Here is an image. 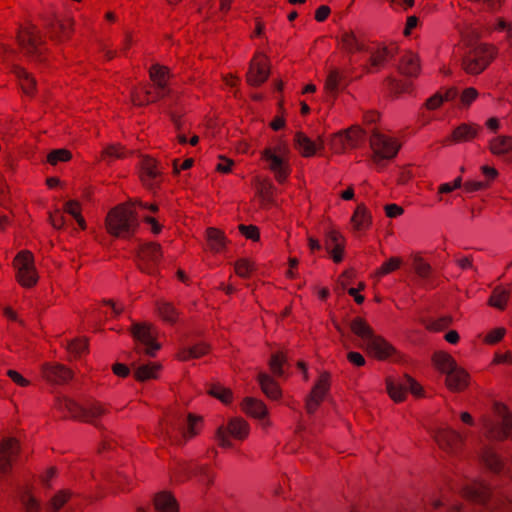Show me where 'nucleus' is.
<instances>
[{"label": "nucleus", "mask_w": 512, "mask_h": 512, "mask_svg": "<svg viewBox=\"0 0 512 512\" xmlns=\"http://www.w3.org/2000/svg\"><path fill=\"white\" fill-rule=\"evenodd\" d=\"M139 218L135 203L126 201L108 209L104 217L106 233L115 239L130 240L137 233Z\"/></svg>", "instance_id": "f257e3e1"}, {"label": "nucleus", "mask_w": 512, "mask_h": 512, "mask_svg": "<svg viewBox=\"0 0 512 512\" xmlns=\"http://www.w3.org/2000/svg\"><path fill=\"white\" fill-rule=\"evenodd\" d=\"M14 279L25 290L34 289L40 281V273L36 266L35 256L28 249L20 250L12 260Z\"/></svg>", "instance_id": "f03ea898"}, {"label": "nucleus", "mask_w": 512, "mask_h": 512, "mask_svg": "<svg viewBox=\"0 0 512 512\" xmlns=\"http://www.w3.org/2000/svg\"><path fill=\"white\" fill-rule=\"evenodd\" d=\"M497 55L498 49L496 46L488 43H480L471 47L463 56L461 68L470 76L480 75L496 59Z\"/></svg>", "instance_id": "7ed1b4c3"}, {"label": "nucleus", "mask_w": 512, "mask_h": 512, "mask_svg": "<svg viewBox=\"0 0 512 512\" xmlns=\"http://www.w3.org/2000/svg\"><path fill=\"white\" fill-rule=\"evenodd\" d=\"M250 435V425L247 420L240 416H234L220 425L215 432V439L220 448H233L232 439L245 441Z\"/></svg>", "instance_id": "20e7f679"}, {"label": "nucleus", "mask_w": 512, "mask_h": 512, "mask_svg": "<svg viewBox=\"0 0 512 512\" xmlns=\"http://www.w3.org/2000/svg\"><path fill=\"white\" fill-rule=\"evenodd\" d=\"M261 159L266 162L267 168L279 184L286 182L290 172L286 145L279 144L265 148L261 152Z\"/></svg>", "instance_id": "39448f33"}, {"label": "nucleus", "mask_w": 512, "mask_h": 512, "mask_svg": "<svg viewBox=\"0 0 512 512\" xmlns=\"http://www.w3.org/2000/svg\"><path fill=\"white\" fill-rule=\"evenodd\" d=\"M129 333L135 342L145 347L144 354L149 357H155L162 348L157 339L154 325L148 321L133 322L129 327Z\"/></svg>", "instance_id": "423d86ee"}, {"label": "nucleus", "mask_w": 512, "mask_h": 512, "mask_svg": "<svg viewBox=\"0 0 512 512\" xmlns=\"http://www.w3.org/2000/svg\"><path fill=\"white\" fill-rule=\"evenodd\" d=\"M370 146L373 162L380 165L384 160L395 158L401 144L396 138L374 131L370 138Z\"/></svg>", "instance_id": "0eeeda50"}, {"label": "nucleus", "mask_w": 512, "mask_h": 512, "mask_svg": "<svg viewBox=\"0 0 512 512\" xmlns=\"http://www.w3.org/2000/svg\"><path fill=\"white\" fill-rule=\"evenodd\" d=\"M21 450V442L14 436L3 437L0 440V479L12 475Z\"/></svg>", "instance_id": "6e6552de"}, {"label": "nucleus", "mask_w": 512, "mask_h": 512, "mask_svg": "<svg viewBox=\"0 0 512 512\" xmlns=\"http://www.w3.org/2000/svg\"><path fill=\"white\" fill-rule=\"evenodd\" d=\"M433 439L437 446L450 456L460 454L466 441L461 432L450 427L437 428L434 431Z\"/></svg>", "instance_id": "1a4fd4ad"}, {"label": "nucleus", "mask_w": 512, "mask_h": 512, "mask_svg": "<svg viewBox=\"0 0 512 512\" xmlns=\"http://www.w3.org/2000/svg\"><path fill=\"white\" fill-rule=\"evenodd\" d=\"M364 135L361 127L351 126L331 136L330 148L335 154H342L347 149L356 148L364 140Z\"/></svg>", "instance_id": "9d476101"}, {"label": "nucleus", "mask_w": 512, "mask_h": 512, "mask_svg": "<svg viewBox=\"0 0 512 512\" xmlns=\"http://www.w3.org/2000/svg\"><path fill=\"white\" fill-rule=\"evenodd\" d=\"M42 378L51 385L64 386L74 380L73 369L57 361H48L41 366Z\"/></svg>", "instance_id": "9b49d317"}, {"label": "nucleus", "mask_w": 512, "mask_h": 512, "mask_svg": "<svg viewBox=\"0 0 512 512\" xmlns=\"http://www.w3.org/2000/svg\"><path fill=\"white\" fill-rule=\"evenodd\" d=\"M271 72L270 59L264 52H256L249 64L246 81L253 87H259L267 81Z\"/></svg>", "instance_id": "f8f14e48"}, {"label": "nucleus", "mask_w": 512, "mask_h": 512, "mask_svg": "<svg viewBox=\"0 0 512 512\" xmlns=\"http://www.w3.org/2000/svg\"><path fill=\"white\" fill-rule=\"evenodd\" d=\"M365 350L372 358L378 361H387L400 356L398 349L378 334L366 343Z\"/></svg>", "instance_id": "ddd939ff"}, {"label": "nucleus", "mask_w": 512, "mask_h": 512, "mask_svg": "<svg viewBox=\"0 0 512 512\" xmlns=\"http://www.w3.org/2000/svg\"><path fill=\"white\" fill-rule=\"evenodd\" d=\"M482 423L488 440L502 442L512 438V414L503 418L499 425L486 417L482 419Z\"/></svg>", "instance_id": "4468645a"}, {"label": "nucleus", "mask_w": 512, "mask_h": 512, "mask_svg": "<svg viewBox=\"0 0 512 512\" xmlns=\"http://www.w3.org/2000/svg\"><path fill=\"white\" fill-rule=\"evenodd\" d=\"M240 409L250 418L265 421V427L271 426L268 407L261 399L251 396L244 397L240 403Z\"/></svg>", "instance_id": "2eb2a0df"}, {"label": "nucleus", "mask_w": 512, "mask_h": 512, "mask_svg": "<svg viewBox=\"0 0 512 512\" xmlns=\"http://www.w3.org/2000/svg\"><path fill=\"white\" fill-rule=\"evenodd\" d=\"M329 389L330 375L327 372H323L319 376L306 400V410L309 414H313L318 409Z\"/></svg>", "instance_id": "dca6fc26"}, {"label": "nucleus", "mask_w": 512, "mask_h": 512, "mask_svg": "<svg viewBox=\"0 0 512 512\" xmlns=\"http://www.w3.org/2000/svg\"><path fill=\"white\" fill-rule=\"evenodd\" d=\"M148 77L159 92L164 95L170 94V81L173 78V73L169 66L160 63L152 64L148 69Z\"/></svg>", "instance_id": "f3484780"}, {"label": "nucleus", "mask_w": 512, "mask_h": 512, "mask_svg": "<svg viewBox=\"0 0 512 512\" xmlns=\"http://www.w3.org/2000/svg\"><path fill=\"white\" fill-rule=\"evenodd\" d=\"M479 463L488 471L500 474L505 469V463L494 447L484 445L478 452Z\"/></svg>", "instance_id": "a211bd4d"}, {"label": "nucleus", "mask_w": 512, "mask_h": 512, "mask_svg": "<svg viewBox=\"0 0 512 512\" xmlns=\"http://www.w3.org/2000/svg\"><path fill=\"white\" fill-rule=\"evenodd\" d=\"M155 314L158 319L169 326L179 323L181 313L176 305L168 299H159L154 304Z\"/></svg>", "instance_id": "6ab92c4d"}, {"label": "nucleus", "mask_w": 512, "mask_h": 512, "mask_svg": "<svg viewBox=\"0 0 512 512\" xmlns=\"http://www.w3.org/2000/svg\"><path fill=\"white\" fill-rule=\"evenodd\" d=\"M205 240L208 250L212 254H222L228 250L229 240L223 230L217 227H208L205 230Z\"/></svg>", "instance_id": "aec40b11"}, {"label": "nucleus", "mask_w": 512, "mask_h": 512, "mask_svg": "<svg viewBox=\"0 0 512 512\" xmlns=\"http://www.w3.org/2000/svg\"><path fill=\"white\" fill-rule=\"evenodd\" d=\"M139 169V178L146 186H151L153 181L161 175L158 160L150 155L140 157Z\"/></svg>", "instance_id": "412c9836"}, {"label": "nucleus", "mask_w": 512, "mask_h": 512, "mask_svg": "<svg viewBox=\"0 0 512 512\" xmlns=\"http://www.w3.org/2000/svg\"><path fill=\"white\" fill-rule=\"evenodd\" d=\"M470 385V375L461 366L445 375V386L453 393H461Z\"/></svg>", "instance_id": "4be33fe9"}, {"label": "nucleus", "mask_w": 512, "mask_h": 512, "mask_svg": "<svg viewBox=\"0 0 512 512\" xmlns=\"http://www.w3.org/2000/svg\"><path fill=\"white\" fill-rule=\"evenodd\" d=\"M11 72L18 79L22 93L28 97H33L37 92V81L34 76L19 64H13Z\"/></svg>", "instance_id": "5701e85b"}, {"label": "nucleus", "mask_w": 512, "mask_h": 512, "mask_svg": "<svg viewBox=\"0 0 512 512\" xmlns=\"http://www.w3.org/2000/svg\"><path fill=\"white\" fill-rule=\"evenodd\" d=\"M211 351V345L207 342H198L192 346L181 347L178 349L175 357L180 362L198 359L208 355Z\"/></svg>", "instance_id": "b1692460"}, {"label": "nucleus", "mask_w": 512, "mask_h": 512, "mask_svg": "<svg viewBox=\"0 0 512 512\" xmlns=\"http://www.w3.org/2000/svg\"><path fill=\"white\" fill-rule=\"evenodd\" d=\"M318 142L319 143L316 144L303 132H297L295 134L296 148L304 158L313 157L319 150L323 149V139L321 137L318 138Z\"/></svg>", "instance_id": "393cba45"}, {"label": "nucleus", "mask_w": 512, "mask_h": 512, "mask_svg": "<svg viewBox=\"0 0 512 512\" xmlns=\"http://www.w3.org/2000/svg\"><path fill=\"white\" fill-rule=\"evenodd\" d=\"M431 362L434 369L442 375L449 374L459 367L454 357L443 350L435 351L432 354Z\"/></svg>", "instance_id": "a878e982"}, {"label": "nucleus", "mask_w": 512, "mask_h": 512, "mask_svg": "<svg viewBox=\"0 0 512 512\" xmlns=\"http://www.w3.org/2000/svg\"><path fill=\"white\" fill-rule=\"evenodd\" d=\"M70 488H61L55 491L46 502L47 512H60L73 498Z\"/></svg>", "instance_id": "bb28decb"}, {"label": "nucleus", "mask_w": 512, "mask_h": 512, "mask_svg": "<svg viewBox=\"0 0 512 512\" xmlns=\"http://www.w3.org/2000/svg\"><path fill=\"white\" fill-rule=\"evenodd\" d=\"M257 380L262 393L269 399L277 401L282 397V391L279 384L267 373L259 372Z\"/></svg>", "instance_id": "cd10ccee"}, {"label": "nucleus", "mask_w": 512, "mask_h": 512, "mask_svg": "<svg viewBox=\"0 0 512 512\" xmlns=\"http://www.w3.org/2000/svg\"><path fill=\"white\" fill-rule=\"evenodd\" d=\"M350 331L359 339L369 342L375 335L374 329L370 326L367 320L361 316L353 318L349 323Z\"/></svg>", "instance_id": "c85d7f7f"}, {"label": "nucleus", "mask_w": 512, "mask_h": 512, "mask_svg": "<svg viewBox=\"0 0 512 512\" xmlns=\"http://www.w3.org/2000/svg\"><path fill=\"white\" fill-rule=\"evenodd\" d=\"M399 72L408 77H417L421 71L420 57L416 53L408 52L399 63Z\"/></svg>", "instance_id": "c756f323"}, {"label": "nucleus", "mask_w": 512, "mask_h": 512, "mask_svg": "<svg viewBox=\"0 0 512 512\" xmlns=\"http://www.w3.org/2000/svg\"><path fill=\"white\" fill-rule=\"evenodd\" d=\"M153 503L157 512H179L176 498L168 491L155 494Z\"/></svg>", "instance_id": "7c9ffc66"}, {"label": "nucleus", "mask_w": 512, "mask_h": 512, "mask_svg": "<svg viewBox=\"0 0 512 512\" xmlns=\"http://www.w3.org/2000/svg\"><path fill=\"white\" fill-rule=\"evenodd\" d=\"M17 42L28 53H33L39 44V37L33 28L22 27L18 31Z\"/></svg>", "instance_id": "2f4dec72"}, {"label": "nucleus", "mask_w": 512, "mask_h": 512, "mask_svg": "<svg viewBox=\"0 0 512 512\" xmlns=\"http://www.w3.org/2000/svg\"><path fill=\"white\" fill-rule=\"evenodd\" d=\"M351 223L355 231L367 230L371 226L372 216L363 203L356 206L351 217Z\"/></svg>", "instance_id": "473e14b6"}, {"label": "nucleus", "mask_w": 512, "mask_h": 512, "mask_svg": "<svg viewBox=\"0 0 512 512\" xmlns=\"http://www.w3.org/2000/svg\"><path fill=\"white\" fill-rule=\"evenodd\" d=\"M19 500L24 512H41L42 504L36 496L32 487H24L20 493Z\"/></svg>", "instance_id": "72a5a7b5"}, {"label": "nucleus", "mask_w": 512, "mask_h": 512, "mask_svg": "<svg viewBox=\"0 0 512 512\" xmlns=\"http://www.w3.org/2000/svg\"><path fill=\"white\" fill-rule=\"evenodd\" d=\"M478 130L475 125L461 124L452 131L449 141L456 144L471 141L477 137Z\"/></svg>", "instance_id": "f704fd0d"}, {"label": "nucleus", "mask_w": 512, "mask_h": 512, "mask_svg": "<svg viewBox=\"0 0 512 512\" xmlns=\"http://www.w3.org/2000/svg\"><path fill=\"white\" fill-rule=\"evenodd\" d=\"M162 365L158 362H149L144 365H140L134 371V378L138 382H146L149 380L157 379Z\"/></svg>", "instance_id": "c9c22d12"}, {"label": "nucleus", "mask_w": 512, "mask_h": 512, "mask_svg": "<svg viewBox=\"0 0 512 512\" xmlns=\"http://www.w3.org/2000/svg\"><path fill=\"white\" fill-rule=\"evenodd\" d=\"M108 414V409L100 403H93L83 408L81 420L96 424Z\"/></svg>", "instance_id": "e433bc0d"}, {"label": "nucleus", "mask_w": 512, "mask_h": 512, "mask_svg": "<svg viewBox=\"0 0 512 512\" xmlns=\"http://www.w3.org/2000/svg\"><path fill=\"white\" fill-rule=\"evenodd\" d=\"M489 150L495 156L512 152V136L500 135L489 142Z\"/></svg>", "instance_id": "4c0bfd02"}, {"label": "nucleus", "mask_w": 512, "mask_h": 512, "mask_svg": "<svg viewBox=\"0 0 512 512\" xmlns=\"http://www.w3.org/2000/svg\"><path fill=\"white\" fill-rule=\"evenodd\" d=\"M510 293L511 292L509 288L503 287L501 285L496 286L488 299V304L491 307L504 310L509 301Z\"/></svg>", "instance_id": "58836bf2"}, {"label": "nucleus", "mask_w": 512, "mask_h": 512, "mask_svg": "<svg viewBox=\"0 0 512 512\" xmlns=\"http://www.w3.org/2000/svg\"><path fill=\"white\" fill-rule=\"evenodd\" d=\"M464 496L476 502H484L490 496L489 488L482 483H472L463 490Z\"/></svg>", "instance_id": "ea45409f"}, {"label": "nucleus", "mask_w": 512, "mask_h": 512, "mask_svg": "<svg viewBox=\"0 0 512 512\" xmlns=\"http://www.w3.org/2000/svg\"><path fill=\"white\" fill-rule=\"evenodd\" d=\"M63 210L65 213L71 215L75 221L77 222L79 228L84 231L87 229V223L84 217L82 216V206L78 200L71 199L65 202L63 206Z\"/></svg>", "instance_id": "a19ab883"}, {"label": "nucleus", "mask_w": 512, "mask_h": 512, "mask_svg": "<svg viewBox=\"0 0 512 512\" xmlns=\"http://www.w3.org/2000/svg\"><path fill=\"white\" fill-rule=\"evenodd\" d=\"M89 340L86 337H77L67 342L66 350L74 358L79 359L88 352Z\"/></svg>", "instance_id": "79ce46f5"}, {"label": "nucleus", "mask_w": 512, "mask_h": 512, "mask_svg": "<svg viewBox=\"0 0 512 512\" xmlns=\"http://www.w3.org/2000/svg\"><path fill=\"white\" fill-rule=\"evenodd\" d=\"M394 56V53L386 46L375 49L370 56V66L374 69L383 67L389 59Z\"/></svg>", "instance_id": "37998d69"}, {"label": "nucleus", "mask_w": 512, "mask_h": 512, "mask_svg": "<svg viewBox=\"0 0 512 512\" xmlns=\"http://www.w3.org/2000/svg\"><path fill=\"white\" fill-rule=\"evenodd\" d=\"M342 80L343 74L338 68L330 69L324 83L325 91L328 94L335 96L338 93V88Z\"/></svg>", "instance_id": "c03bdc74"}, {"label": "nucleus", "mask_w": 512, "mask_h": 512, "mask_svg": "<svg viewBox=\"0 0 512 512\" xmlns=\"http://www.w3.org/2000/svg\"><path fill=\"white\" fill-rule=\"evenodd\" d=\"M341 45L343 50L350 54L365 50V45L359 41L353 32H346L342 35Z\"/></svg>", "instance_id": "a18cd8bd"}, {"label": "nucleus", "mask_w": 512, "mask_h": 512, "mask_svg": "<svg viewBox=\"0 0 512 512\" xmlns=\"http://www.w3.org/2000/svg\"><path fill=\"white\" fill-rule=\"evenodd\" d=\"M203 421L201 416L189 413L187 415V426L182 432L184 441H190L199 434V424Z\"/></svg>", "instance_id": "49530a36"}, {"label": "nucleus", "mask_w": 512, "mask_h": 512, "mask_svg": "<svg viewBox=\"0 0 512 512\" xmlns=\"http://www.w3.org/2000/svg\"><path fill=\"white\" fill-rule=\"evenodd\" d=\"M101 156L104 159L123 160L127 157V150L121 143H110L103 148Z\"/></svg>", "instance_id": "de8ad7c7"}, {"label": "nucleus", "mask_w": 512, "mask_h": 512, "mask_svg": "<svg viewBox=\"0 0 512 512\" xmlns=\"http://www.w3.org/2000/svg\"><path fill=\"white\" fill-rule=\"evenodd\" d=\"M58 406L61 410L66 411L71 417L81 419L83 408L76 401L70 398L57 399Z\"/></svg>", "instance_id": "09e8293b"}, {"label": "nucleus", "mask_w": 512, "mask_h": 512, "mask_svg": "<svg viewBox=\"0 0 512 512\" xmlns=\"http://www.w3.org/2000/svg\"><path fill=\"white\" fill-rule=\"evenodd\" d=\"M287 362L286 354L278 351L271 355L269 359V368L273 375L281 377L284 374L283 366Z\"/></svg>", "instance_id": "8fccbe9b"}, {"label": "nucleus", "mask_w": 512, "mask_h": 512, "mask_svg": "<svg viewBox=\"0 0 512 512\" xmlns=\"http://www.w3.org/2000/svg\"><path fill=\"white\" fill-rule=\"evenodd\" d=\"M258 195L260 197L261 206L263 208L276 206L274 187L272 184H262L258 189Z\"/></svg>", "instance_id": "3c124183"}, {"label": "nucleus", "mask_w": 512, "mask_h": 512, "mask_svg": "<svg viewBox=\"0 0 512 512\" xmlns=\"http://www.w3.org/2000/svg\"><path fill=\"white\" fill-rule=\"evenodd\" d=\"M402 265L400 257H391L385 261L374 273L375 278H381L389 273L398 270Z\"/></svg>", "instance_id": "603ef678"}, {"label": "nucleus", "mask_w": 512, "mask_h": 512, "mask_svg": "<svg viewBox=\"0 0 512 512\" xmlns=\"http://www.w3.org/2000/svg\"><path fill=\"white\" fill-rule=\"evenodd\" d=\"M72 159V153L66 148L50 151L46 156V161L51 166H56L60 162H69Z\"/></svg>", "instance_id": "864d4df0"}, {"label": "nucleus", "mask_w": 512, "mask_h": 512, "mask_svg": "<svg viewBox=\"0 0 512 512\" xmlns=\"http://www.w3.org/2000/svg\"><path fill=\"white\" fill-rule=\"evenodd\" d=\"M254 270V262L247 258H240L234 263L235 274L241 278H249Z\"/></svg>", "instance_id": "5fc2aeb1"}, {"label": "nucleus", "mask_w": 512, "mask_h": 512, "mask_svg": "<svg viewBox=\"0 0 512 512\" xmlns=\"http://www.w3.org/2000/svg\"><path fill=\"white\" fill-rule=\"evenodd\" d=\"M386 388L390 398L395 402H402L406 397L404 387L391 378L386 379Z\"/></svg>", "instance_id": "6e6d98bb"}, {"label": "nucleus", "mask_w": 512, "mask_h": 512, "mask_svg": "<svg viewBox=\"0 0 512 512\" xmlns=\"http://www.w3.org/2000/svg\"><path fill=\"white\" fill-rule=\"evenodd\" d=\"M208 394L224 404H230L233 401V392L231 389L220 386L213 385L210 387Z\"/></svg>", "instance_id": "4d7b16f0"}, {"label": "nucleus", "mask_w": 512, "mask_h": 512, "mask_svg": "<svg viewBox=\"0 0 512 512\" xmlns=\"http://www.w3.org/2000/svg\"><path fill=\"white\" fill-rule=\"evenodd\" d=\"M413 268L415 273L421 278H428L431 275L432 267L420 255L413 257Z\"/></svg>", "instance_id": "13d9d810"}, {"label": "nucleus", "mask_w": 512, "mask_h": 512, "mask_svg": "<svg viewBox=\"0 0 512 512\" xmlns=\"http://www.w3.org/2000/svg\"><path fill=\"white\" fill-rule=\"evenodd\" d=\"M58 475V469L55 466L46 468L40 475V483L47 489H51L53 486V480Z\"/></svg>", "instance_id": "bf43d9fd"}, {"label": "nucleus", "mask_w": 512, "mask_h": 512, "mask_svg": "<svg viewBox=\"0 0 512 512\" xmlns=\"http://www.w3.org/2000/svg\"><path fill=\"white\" fill-rule=\"evenodd\" d=\"M238 230L246 239L254 242H258L260 240V231L255 225L240 224L238 226Z\"/></svg>", "instance_id": "052dcab7"}, {"label": "nucleus", "mask_w": 512, "mask_h": 512, "mask_svg": "<svg viewBox=\"0 0 512 512\" xmlns=\"http://www.w3.org/2000/svg\"><path fill=\"white\" fill-rule=\"evenodd\" d=\"M506 334V330L503 327L495 328L489 331L483 338V342L487 345H494L500 342Z\"/></svg>", "instance_id": "680f3d73"}, {"label": "nucleus", "mask_w": 512, "mask_h": 512, "mask_svg": "<svg viewBox=\"0 0 512 512\" xmlns=\"http://www.w3.org/2000/svg\"><path fill=\"white\" fill-rule=\"evenodd\" d=\"M141 252L152 260H157L161 257V246L158 243H148L142 246Z\"/></svg>", "instance_id": "e2e57ef3"}, {"label": "nucleus", "mask_w": 512, "mask_h": 512, "mask_svg": "<svg viewBox=\"0 0 512 512\" xmlns=\"http://www.w3.org/2000/svg\"><path fill=\"white\" fill-rule=\"evenodd\" d=\"M478 97V91L474 87L465 88L460 95L461 104L469 107Z\"/></svg>", "instance_id": "0e129e2a"}, {"label": "nucleus", "mask_w": 512, "mask_h": 512, "mask_svg": "<svg viewBox=\"0 0 512 512\" xmlns=\"http://www.w3.org/2000/svg\"><path fill=\"white\" fill-rule=\"evenodd\" d=\"M219 163L216 165V171L222 174H228L232 171L234 161L231 158L220 155L218 157Z\"/></svg>", "instance_id": "69168bd1"}, {"label": "nucleus", "mask_w": 512, "mask_h": 512, "mask_svg": "<svg viewBox=\"0 0 512 512\" xmlns=\"http://www.w3.org/2000/svg\"><path fill=\"white\" fill-rule=\"evenodd\" d=\"M407 379V382L409 384L410 392L415 395L416 397H423L424 396V389L420 383H418L414 378H412L409 375L405 376Z\"/></svg>", "instance_id": "338daca9"}, {"label": "nucleus", "mask_w": 512, "mask_h": 512, "mask_svg": "<svg viewBox=\"0 0 512 512\" xmlns=\"http://www.w3.org/2000/svg\"><path fill=\"white\" fill-rule=\"evenodd\" d=\"M7 376L20 387H27L30 382L26 378H24L18 371L16 370H8Z\"/></svg>", "instance_id": "774afa93"}]
</instances>
